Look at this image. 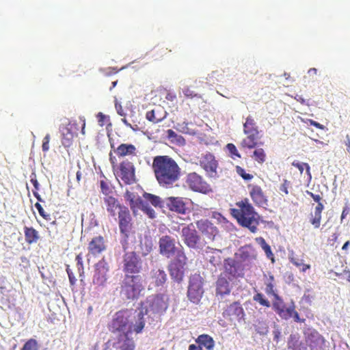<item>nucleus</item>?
<instances>
[{
	"instance_id": "f257e3e1",
	"label": "nucleus",
	"mask_w": 350,
	"mask_h": 350,
	"mask_svg": "<svg viewBox=\"0 0 350 350\" xmlns=\"http://www.w3.org/2000/svg\"><path fill=\"white\" fill-rule=\"evenodd\" d=\"M145 325V319L142 311L136 310H126L116 313L111 324L110 329L112 332H118V337L126 335L132 338L133 332L139 334L142 332Z\"/></svg>"
},
{
	"instance_id": "f03ea898",
	"label": "nucleus",
	"mask_w": 350,
	"mask_h": 350,
	"mask_svg": "<svg viewBox=\"0 0 350 350\" xmlns=\"http://www.w3.org/2000/svg\"><path fill=\"white\" fill-rule=\"evenodd\" d=\"M152 168L159 184L163 187H171L180 177V167L168 156H157L153 159Z\"/></svg>"
},
{
	"instance_id": "7ed1b4c3",
	"label": "nucleus",
	"mask_w": 350,
	"mask_h": 350,
	"mask_svg": "<svg viewBox=\"0 0 350 350\" xmlns=\"http://www.w3.org/2000/svg\"><path fill=\"white\" fill-rule=\"evenodd\" d=\"M237 205L239 209H232V215L241 226L255 233L259 224V215L254 211L247 199L237 202Z\"/></svg>"
},
{
	"instance_id": "20e7f679",
	"label": "nucleus",
	"mask_w": 350,
	"mask_h": 350,
	"mask_svg": "<svg viewBox=\"0 0 350 350\" xmlns=\"http://www.w3.org/2000/svg\"><path fill=\"white\" fill-rule=\"evenodd\" d=\"M120 285V295L124 299H137L140 293L144 289L143 278L140 275L124 274Z\"/></svg>"
},
{
	"instance_id": "39448f33",
	"label": "nucleus",
	"mask_w": 350,
	"mask_h": 350,
	"mask_svg": "<svg viewBox=\"0 0 350 350\" xmlns=\"http://www.w3.org/2000/svg\"><path fill=\"white\" fill-rule=\"evenodd\" d=\"M169 297L166 294H157L154 296L147 297L144 302H142L141 307L137 308V311H142L145 320L146 317H150V314L161 315L166 311L168 308Z\"/></svg>"
},
{
	"instance_id": "423d86ee",
	"label": "nucleus",
	"mask_w": 350,
	"mask_h": 350,
	"mask_svg": "<svg viewBox=\"0 0 350 350\" xmlns=\"http://www.w3.org/2000/svg\"><path fill=\"white\" fill-rule=\"evenodd\" d=\"M181 235L184 243L190 249L200 252L206 245V241L201 238L193 227H183Z\"/></svg>"
},
{
	"instance_id": "0eeeda50",
	"label": "nucleus",
	"mask_w": 350,
	"mask_h": 350,
	"mask_svg": "<svg viewBox=\"0 0 350 350\" xmlns=\"http://www.w3.org/2000/svg\"><path fill=\"white\" fill-rule=\"evenodd\" d=\"M122 264L124 274L139 275L143 269L142 258L135 252H126L123 256Z\"/></svg>"
},
{
	"instance_id": "6e6552de",
	"label": "nucleus",
	"mask_w": 350,
	"mask_h": 350,
	"mask_svg": "<svg viewBox=\"0 0 350 350\" xmlns=\"http://www.w3.org/2000/svg\"><path fill=\"white\" fill-rule=\"evenodd\" d=\"M204 280L202 277L198 273L190 276L189 284L187 289V297L193 304H198L203 295Z\"/></svg>"
},
{
	"instance_id": "1a4fd4ad",
	"label": "nucleus",
	"mask_w": 350,
	"mask_h": 350,
	"mask_svg": "<svg viewBox=\"0 0 350 350\" xmlns=\"http://www.w3.org/2000/svg\"><path fill=\"white\" fill-rule=\"evenodd\" d=\"M159 254L167 258L177 257L178 253H183L176 246V240L168 235H163L159 240Z\"/></svg>"
},
{
	"instance_id": "9d476101",
	"label": "nucleus",
	"mask_w": 350,
	"mask_h": 350,
	"mask_svg": "<svg viewBox=\"0 0 350 350\" xmlns=\"http://www.w3.org/2000/svg\"><path fill=\"white\" fill-rule=\"evenodd\" d=\"M186 256L184 253H178L177 257L168 266L171 278L178 283L182 282L184 277V267L186 263Z\"/></svg>"
},
{
	"instance_id": "9b49d317",
	"label": "nucleus",
	"mask_w": 350,
	"mask_h": 350,
	"mask_svg": "<svg viewBox=\"0 0 350 350\" xmlns=\"http://www.w3.org/2000/svg\"><path fill=\"white\" fill-rule=\"evenodd\" d=\"M109 267L108 263L102 259L95 265V271L93 277V284L98 287L104 288L108 279Z\"/></svg>"
},
{
	"instance_id": "f8f14e48",
	"label": "nucleus",
	"mask_w": 350,
	"mask_h": 350,
	"mask_svg": "<svg viewBox=\"0 0 350 350\" xmlns=\"http://www.w3.org/2000/svg\"><path fill=\"white\" fill-rule=\"evenodd\" d=\"M186 183L194 191L206 193L210 191L209 185L196 172L187 175Z\"/></svg>"
},
{
	"instance_id": "ddd939ff",
	"label": "nucleus",
	"mask_w": 350,
	"mask_h": 350,
	"mask_svg": "<svg viewBox=\"0 0 350 350\" xmlns=\"http://www.w3.org/2000/svg\"><path fill=\"white\" fill-rule=\"evenodd\" d=\"M224 268L227 273L233 278L243 277L245 265L236 258H227L224 260Z\"/></svg>"
},
{
	"instance_id": "4468645a",
	"label": "nucleus",
	"mask_w": 350,
	"mask_h": 350,
	"mask_svg": "<svg viewBox=\"0 0 350 350\" xmlns=\"http://www.w3.org/2000/svg\"><path fill=\"white\" fill-rule=\"evenodd\" d=\"M126 196H128V200L130 201V206L131 208H133L136 205L150 218L153 219L155 217V212L154 209L150 206L147 202L141 199L138 196L135 198L134 195L128 191L126 192Z\"/></svg>"
},
{
	"instance_id": "2eb2a0df",
	"label": "nucleus",
	"mask_w": 350,
	"mask_h": 350,
	"mask_svg": "<svg viewBox=\"0 0 350 350\" xmlns=\"http://www.w3.org/2000/svg\"><path fill=\"white\" fill-rule=\"evenodd\" d=\"M306 342L311 350H324L325 339L317 331L310 330L306 336Z\"/></svg>"
},
{
	"instance_id": "dca6fc26",
	"label": "nucleus",
	"mask_w": 350,
	"mask_h": 350,
	"mask_svg": "<svg viewBox=\"0 0 350 350\" xmlns=\"http://www.w3.org/2000/svg\"><path fill=\"white\" fill-rule=\"evenodd\" d=\"M163 205L164 208L167 207L170 211L178 213H185L186 211V204L182 198L169 197L163 199Z\"/></svg>"
},
{
	"instance_id": "f3484780",
	"label": "nucleus",
	"mask_w": 350,
	"mask_h": 350,
	"mask_svg": "<svg viewBox=\"0 0 350 350\" xmlns=\"http://www.w3.org/2000/svg\"><path fill=\"white\" fill-rule=\"evenodd\" d=\"M200 165L210 177L215 178L217 176V162L212 154H206L201 159Z\"/></svg>"
},
{
	"instance_id": "a211bd4d",
	"label": "nucleus",
	"mask_w": 350,
	"mask_h": 350,
	"mask_svg": "<svg viewBox=\"0 0 350 350\" xmlns=\"http://www.w3.org/2000/svg\"><path fill=\"white\" fill-rule=\"evenodd\" d=\"M121 178L126 184H131L135 180V168L132 163L123 161L120 165Z\"/></svg>"
},
{
	"instance_id": "6ab92c4d",
	"label": "nucleus",
	"mask_w": 350,
	"mask_h": 350,
	"mask_svg": "<svg viewBox=\"0 0 350 350\" xmlns=\"http://www.w3.org/2000/svg\"><path fill=\"white\" fill-rule=\"evenodd\" d=\"M120 210L118 213L120 230L125 237H127L128 232L129 231L131 216L129 211L126 208H122L120 207Z\"/></svg>"
},
{
	"instance_id": "aec40b11",
	"label": "nucleus",
	"mask_w": 350,
	"mask_h": 350,
	"mask_svg": "<svg viewBox=\"0 0 350 350\" xmlns=\"http://www.w3.org/2000/svg\"><path fill=\"white\" fill-rule=\"evenodd\" d=\"M167 274L164 270L161 269L154 268L150 272V283L154 286L163 287L167 281Z\"/></svg>"
},
{
	"instance_id": "412c9836",
	"label": "nucleus",
	"mask_w": 350,
	"mask_h": 350,
	"mask_svg": "<svg viewBox=\"0 0 350 350\" xmlns=\"http://www.w3.org/2000/svg\"><path fill=\"white\" fill-rule=\"evenodd\" d=\"M249 188H251L250 191L251 198L256 205L260 206H265L267 205V199L259 186L250 185Z\"/></svg>"
},
{
	"instance_id": "4be33fe9",
	"label": "nucleus",
	"mask_w": 350,
	"mask_h": 350,
	"mask_svg": "<svg viewBox=\"0 0 350 350\" xmlns=\"http://www.w3.org/2000/svg\"><path fill=\"white\" fill-rule=\"evenodd\" d=\"M221 251L208 247L204 252V258L213 267L221 265Z\"/></svg>"
},
{
	"instance_id": "5701e85b",
	"label": "nucleus",
	"mask_w": 350,
	"mask_h": 350,
	"mask_svg": "<svg viewBox=\"0 0 350 350\" xmlns=\"http://www.w3.org/2000/svg\"><path fill=\"white\" fill-rule=\"evenodd\" d=\"M256 254L251 247H243L235 254V258L241 262L242 264L247 265L256 258Z\"/></svg>"
},
{
	"instance_id": "b1692460",
	"label": "nucleus",
	"mask_w": 350,
	"mask_h": 350,
	"mask_svg": "<svg viewBox=\"0 0 350 350\" xmlns=\"http://www.w3.org/2000/svg\"><path fill=\"white\" fill-rule=\"evenodd\" d=\"M244 315V310L238 302H234L230 304L223 312V316L225 318L234 316L238 320L243 319Z\"/></svg>"
},
{
	"instance_id": "393cba45",
	"label": "nucleus",
	"mask_w": 350,
	"mask_h": 350,
	"mask_svg": "<svg viewBox=\"0 0 350 350\" xmlns=\"http://www.w3.org/2000/svg\"><path fill=\"white\" fill-rule=\"evenodd\" d=\"M231 291L230 283L225 276L220 275L216 282V293L217 295L221 297L224 295H229Z\"/></svg>"
},
{
	"instance_id": "a878e982",
	"label": "nucleus",
	"mask_w": 350,
	"mask_h": 350,
	"mask_svg": "<svg viewBox=\"0 0 350 350\" xmlns=\"http://www.w3.org/2000/svg\"><path fill=\"white\" fill-rule=\"evenodd\" d=\"M113 347L120 350H134L135 345L133 338L122 335L117 338V342L113 344Z\"/></svg>"
},
{
	"instance_id": "bb28decb",
	"label": "nucleus",
	"mask_w": 350,
	"mask_h": 350,
	"mask_svg": "<svg viewBox=\"0 0 350 350\" xmlns=\"http://www.w3.org/2000/svg\"><path fill=\"white\" fill-rule=\"evenodd\" d=\"M88 249L90 253L94 255L100 254L105 250L104 239L101 236L96 237L89 243Z\"/></svg>"
},
{
	"instance_id": "cd10ccee",
	"label": "nucleus",
	"mask_w": 350,
	"mask_h": 350,
	"mask_svg": "<svg viewBox=\"0 0 350 350\" xmlns=\"http://www.w3.org/2000/svg\"><path fill=\"white\" fill-rule=\"evenodd\" d=\"M116 153L121 157L127 155H136L137 150L135 146L130 144H122L115 150Z\"/></svg>"
},
{
	"instance_id": "c85d7f7f",
	"label": "nucleus",
	"mask_w": 350,
	"mask_h": 350,
	"mask_svg": "<svg viewBox=\"0 0 350 350\" xmlns=\"http://www.w3.org/2000/svg\"><path fill=\"white\" fill-rule=\"evenodd\" d=\"M196 342L199 345L198 347H204L207 350H213L215 347V341L211 336L207 334L200 335Z\"/></svg>"
},
{
	"instance_id": "c756f323",
	"label": "nucleus",
	"mask_w": 350,
	"mask_h": 350,
	"mask_svg": "<svg viewBox=\"0 0 350 350\" xmlns=\"http://www.w3.org/2000/svg\"><path fill=\"white\" fill-rule=\"evenodd\" d=\"M198 229L204 234H213L215 231V226L207 219H201L196 223Z\"/></svg>"
},
{
	"instance_id": "7c9ffc66",
	"label": "nucleus",
	"mask_w": 350,
	"mask_h": 350,
	"mask_svg": "<svg viewBox=\"0 0 350 350\" xmlns=\"http://www.w3.org/2000/svg\"><path fill=\"white\" fill-rule=\"evenodd\" d=\"M24 234L25 241L29 244L36 243L40 238L38 232L32 227L25 226Z\"/></svg>"
},
{
	"instance_id": "2f4dec72",
	"label": "nucleus",
	"mask_w": 350,
	"mask_h": 350,
	"mask_svg": "<svg viewBox=\"0 0 350 350\" xmlns=\"http://www.w3.org/2000/svg\"><path fill=\"white\" fill-rule=\"evenodd\" d=\"M243 131L245 134H258V126L254 118L248 116L243 124Z\"/></svg>"
},
{
	"instance_id": "473e14b6",
	"label": "nucleus",
	"mask_w": 350,
	"mask_h": 350,
	"mask_svg": "<svg viewBox=\"0 0 350 350\" xmlns=\"http://www.w3.org/2000/svg\"><path fill=\"white\" fill-rule=\"evenodd\" d=\"M143 197L146 200V202L151 203L154 206L164 208V205H163V199L160 197L146 192L144 193Z\"/></svg>"
},
{
	"instance_id": "72a5a7b5",
	"label": "nucleus",
	"mask_w": 350,
	"mask_h": 350,
	"mask_svg": "<svg viewBox=\"0 0 350 350\" xmlns=\"http://www.w3.org/2000/svg\"><path fill=\"white\" fill-rule=\"evenodd\" d=\"M74 134L70 129L66 127L62 130V145L65 147H69L72 144Z\"/></svg>"
},
{
	"instance_id": "f704fd0d",
	"label": "nucleus",
	"mask_w": 350,
	"mask_h": 350,
	"mask_svg": "<svg viewBox=\"0 0 350 350\" xmlns=\"http://www.w3.org/2000/svg\"><path fill=\"white\" fill-rule=\"evenodd\" d=\"M275 300L272 303L273 310L279 315L283 314V309L285 308V304L280 296L275 295Z\"/></svg>"
},
{
	"instance_id": "c9c22d12",
	"label": "nucleus",
	"mask_w": 350,
	"mask_h": 350,
	"mask_svg": "<svg viewBox=\"0 0 350 350\" xmlns=\"http://www.w3.org/2000/svg\"><path fill=\"white\" fill-rule=\"evenodd\" d=\"M256 241L264 250L266 256L268 258L271 259L272 261H274V256L273 254L272 253L271 247L267 243L265 239H263L262 237H258L256 239Z\"/></svg>"
},
{
	"instance_id": "e433bc0d",
	"label": "nucleus",
	"mask_w": 350,
	"mask_h": 350,
	"mask_svg": "<svg viewBox=\"0 0 350 350\" xmlns=\"http://www.w3.org/2000/svg\"><path fill=\"white\" fill-rule=\"evenodd\" d=\"M255 331L260 336H266L269 332V326L266 321L258 320L254 324Z\"/></svg>"
},
{
	"instance_id": "4c0bfd02",
	"label": "nucleus",
	"mask_w": 350,
	"mask_h": 350,
	"mask_svg": "<svg viewBox=\"0 0 350 350\" xmlns=\"http://www.w3.org/2000/svg\"><path fill=\"white\" fill-rule=\"evenodd\" d=\"M247 137L244 139L241 145L244 148H253L256 146V140L257 139L258 134H247Z\"/></svg>"
},
{
	"instance_id": "58836bf2",
	"label": "nucleus",
	"mask_w": 350,
	"mask_h": 350,
	"mask_svg": "<svg viewBox=\"0 0 350 350\" xmlns=\"http://www.w3.org/2000/svg\"><path fill=\"white\" fill-rule=\"evenodd\" d=\"M167 138L171 140V142H176L178 145H183L185 144V139L172 129H168L167 131Z\"/></svg>"
},
{
	"instance_id": "ea45409f",
	"label": "nucleus",
	"mask_w": 350,
	"mask_h": 350,
	"mask_svg": "<svg viewBox=\"0 0 350 350\" xmlns=\"http://www.w3.org/2000/svg\"><path fill=\"white\" fill-rule=\"evenodd\" d=\"M295 303L292 301L291 304L288 307L283 309V314H280L279 317L282 319L288 320L291 317H292L294 312H295Z\"/></svg>"
},
{
	"instance_id": "a19ab883",
	"label": "nucleus",
	"mask_w": 350,
	"mask_h": 350,
	"mask_svg": "<svg viewBox=\"0 0 350 350\" xmlns=\"http://www.w3.org/2000/svg\"><path fill=\"white\" fill-rule=\"evenodd\" d=\"M104 201L107 206V210L111 213H113L114 208L118 206L117 200L111 196H106Z\"/></svg>"
},
{
	"instance_id": "79ce46f5",
	"label": "nucleus",
	"mask_w": 350,
	"mask_h": 350,
	"mask_svg": "<svg viewBox=\"0 0 350 350\" xmlns=\"http://www.w3.org/2000/svg\"><path fill=\"white\" fill-rule=\"evenodd\" d=\"M253 300L259 303L260 305L269 308L271 306V304L269 301L265 297V295L261 293H257L253 296Z\"/></svg>"
},
{
	"instance_id": "37998d69",
	"label": "nucleus",
	"mask_w": 350,
	"mask_h": 350,
	"mask_svg": "<svg viewBox=\"0 0 350 350\" xmlns=\"http://www.w3.org/2000/svg\"><path fill=\"white\" fill-rule=\"evenodd\" d=\"M299 341V336L297 334H292L290 335L288 342H287V346L288 349L295 350L297 343Z\"/></svg>"
},
{
	"instance_id": "c03bdc74",
	"label": "nucleus",
	"mask_w": 350,
	"mask_h": 350,
	"mask_svg": "<svg viewBox=\"0 0 350 350\" xmlns=\"http://www.w3.org/2000/svg\"><path fill=\"white\" fill-rule=\"evenodd\" d=\"M254 159L258 163H262L265 161L266 154L262 148L256 149L253 152Z\"/></svg>"
},
{
	"instance_id": "a18cd8bd",
	"label": "nucleus",
	"mask_w": 350,
	"mask_h": 350,
	"mask_svg": "<svg viewBox=\"0 0 350 350\" xmlns=\"http://www.w3.org/2000/svg\"><path fill=\"white\" fill-rule=\"evenodd\" d=\"M21 350H38L37 341L35 339H29L25 343Z\"/></svg>"
},
{
	"instance_id": "49530a36",
	"label": "nucleus",
	"mask_w": 350,
	"mask_h": 350,
	"mask_svg": "<svg viewBox=\"0 0 350 350\" xmlns=\"http://www.w3.org/2000/svg\"><path fill=\"white\" fill-rule=\"evenodd\" d=\"M292 165L299 170L300 173L302 174L304 170V167H306L307 174L311 177L310 172V166L306 163H300L299 161H293Z\"/></svg>"
},
{
	"instance_id": "de8ad7c7",
	"label": "nucleus",
	"mask_w": 350,
	"mask_h": 350,
	"mask_svg": "<svg viewBox=\"0 0 350 350\" xmlns=\"http://www.w3.org/2000/svg\"><path fill=\"white\" fill-rule=\"evenodd\" d=\"M236 172L245 180H250L253 178V176L252 174L246 173L245 170L240 166L236 167Z\"/></svg>"
},
{
	"instance_id": "09e8293b",
	"label": "nucleus",
	"mask_w": 350,
	"mask_h": 350,
	"mask_svg": "<svg viewBox=\"0 0 350 350\" xmlns=\"http://www.w3.org/2000/svg\"><path fill=\"white\" fill-rule=\"evenodd\" d=\"M35 207L38 210V211L41 217H42L46 220L51 219V215L44 212V208H42V206H41V204L39 202H36L35 204Z\"/></svg>"
},
{
	"instance_id": "8fccbe9b",
	"label": "nucleus",
	"mask_w": 350,
	"mask_h": 350,
	"mask_svg": "<svg viewBox=\"0 0 350 350\" xmlns=\"http://www.w3.org/2000/svg\"><path fill=\"white\" fill-rule=\"evenodd\" d=\"M178 129L183 133L187 134H194L195 133L188 127V123L183 122L182 124H178Z\"/></svg>"
},
{
	"instance_id": "3c124183",
	"label": "nucleus",
	"mask_w": 350,
	"mask_h": 350,
	"mask_svg": "<svg viewBox=\"0 0 350 350\" xmlns=\"http://www.w3.org/2000/svg\"><path fill=\"white\" fill-rule=\"evenodd\" d=\"M226 148L228 150V152H230V154H231L232 157H233V158H234V157H241L236 146L233 144H228L226 145Z\"/></svg>"
},
{
	"instance_id": "603ef678",
	"label": "nucleus",
	"mask_w": 350,
	"mask_h": 350,
	"mask_svg": "<svg viewBox=\"0 0 350 350\" xmlns=\"http://www.w3.org/2000/svg\"><path fill=\"white\" fill-rule=\"evenodd\" d=\"M146 117L147 120L154 123L159 122L161 120V118H156L154 110L148 111L146 113Z\"/></svg>"
},
{
	"instance_id": "864d4df0",
	"label": "nucleus",
	"mask_w": 350,
	"mask_h": 350,
	"mask_svg": "<svg viewBox=\"0 0 350 350\" xmlns=\"http://www.w3.org/2000/svg\"><path fill=\"white\" fill-rule=\"evenodd\" d=\"M183 93L187 97H190V98H193V97L200 98V97L198 94L195 93L193 91L190 90L189 88H187V87L183 89Z\"/></svg>"
},
{
	"instance_id": "5fc2aeb1",
	"label": "nucleus",
	"mask_w": 350,
	"mask_h": 350,
	"mask_svg": "<svg viewBox=\"0 0 350 350\" xmlns=\"http://www.w3.org/2000/svg\"><path fill=\"white\" fill-rule=\"evenodd\" d=\"M265 292L267 295H272L275 297V295H278L274 290V286L271 282L266 283Z\"/></svg>"
},
{
	"instance_id": "6e6d98bb",
	"label": "nucleus",
	"mask_w": 350,
	"mask_h": 350,
	"mask_svg": "<svg viewBox=\"0 0 350 350\" xmlns=\"http://www.w3.org/2000/svg\"><path fill=\"white\" fill-rule=\"evenodd\" d=\"M273 340L276 342L278 344L279 342L280 336H281V331L279 329L278 325L274 326V330L273 331Z\"/></svg>"
},
{
	"instance_id": "4d7b16f0",
	"label": "nucleus",
	"mask_w": 350,
	"mask_h": 350,
	"mask_svg": "<svg viewBox=\"0 0 350 350\" xmlns=\"http://www.w3.org/2000/svg\"><path fill=\"white\" fill-rule=\"evenodd\" d=\"M100 189H101L102 193L103 194H105V196H108L109 192H110V191H111L109 185H107V183H106L103 180L100 181Z\"/></svg>"
},
{
	"instance_id": "13d9d810",
	"label": "nucleus",
	"mask_w": 350,
	"mask_h": 350,
	"mask_svg": "<svg viewBox=\"0 0 350 350\" xmlns=\"http://www.w3.org/2000/svg\"><path fill=\"white\" fill-rule=\"evenodd\" d=\"M321 219V215H314V217L311 219V224L314 226L315 228H319L320 226Z\"/></svg>"
},
{
	"instance_id": "bf43d9fd",
	"label": "nucleus",
	"mask_w": 350,
	"mask_h": 350,
	"mask_svg": "<svg viewBox=\"0 0 350 350\" xmlns=\"http://www.w3.org/2000/svg\"><path fill=\"white\" fill-rule=\"evenodd\" d=\"M30 178H31V183L33 184L35 189L37 191L39 189V183H38V181L36 179V175L34 172L31 173V174L30 175Z\"/></svg>"
},
{
	"instance_id": "052dcab7",
	"label": "nucleus",
	"mask_w": 350,
	"mask_h": 350,
	"mask_svg": "<svg viewBox=\"0 0 350 350\" xmlns=\"http://www.w3.org/2000/svg\"><path fill=\"white\" fill-rule=\"evenodd\" d=\"M290 185V182L288 181L287 180H284V183L281 185L280 187V190L284 193H285V194H288V188Z\"/></svg>"
},
{
	"instance_id": "680f3d73",
	"label": "nucleus",
	"mask_w": 350,
	"mask_h": 350,
	"mask_svg": "<svg viewBox=\"0 0 350 350\" xmlns=\"http://www.w3.org/2000/svg\"><path fill=\"white\" fill-rule=\"evenodd\" d=\"M115 107H116V111L118 113V115H120V116H123V117H124L126 116V113L124 112V111L122 109V107L120 103H118L116 101L115 103Z\"/></svg>"
},
{
	"instance_id": "e2e57ef3",
	"label": "nucleus",
	"mask_w": 350,
	"mask_h": 350,
	"mask_svg": "<svg viewBox=\"0 0 350 350\" xmlns=\"http://www.w3.org/2000/svg\"><path fill=\"white\" fill-rule=\"evenodd\" d=\"M324 208L323 204L321 202H319L315 208L314 215H321V212Z\"/></svg>"
},
{
	"instance_id": "0e129e2a",
	"label": "nucleus",
	"mask_w": 350,
	"mask_h": 350,
	"mask_svg": "<svg viewBox=\"0 0 350 350\" xmlns=\"http://www.w3.org/2000/svg\"><path fill=\"white\" fill-rule=\"evenodd\" d=\"M308 194L317 203L321 202V197L320 195L314 194L312 192L308 191Z\"/></svg>"
},
{
	"instance_id": "69168bd1",
	"label": "nucleus",
	"mask_w": 350,
	"mask_h": 350,
	"mask_svg": "<svg viewBox=\"0 0 350 350\" xmlns=\"http://www.w3.org/2000/svg\"><path fill=\"white\" fill-rule=\"evenodd\" d=\"M97 118H98V121L99 122V124L100 126H103V122H104L105 119L106 118V116L103 113L99 112L97 114Z\"/></svg>"
},
{
	"instance_id": "338daca9",
	"label": "nucleus",
	"mask_w": 350,
	"mask_h": 350,
	"mask_svg": "<svg viewBox=\"0 0 350 350\" xmlns=\"http://www.w3.org/2000/svg\"><path fill=\"white\" fill-rule=\"evenodd\" d=\"M292 317H293L294 321L297 323H301V322H304V321H305V319H300L299 315L297 311L295 312H294Z\"/></svg>"
},
{
	"instance_id": "774afa93",
	"label": "nucleus",
	"mask_w": 350,
	"mask_h": 350,
	"mask_svg": "<svg viewBox=\"0 0 350 350\" xmlns=\"http://www.w3.org/2000/svg\"><path fill=\"white\" fill-rule=\"evenodd\" d=\"M309 122H310V124L312 125V126H314L318 129H324V126L321 124L320 123L314 121V120H309Z\"/></svg>"
}]
</instances>
